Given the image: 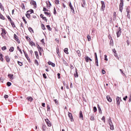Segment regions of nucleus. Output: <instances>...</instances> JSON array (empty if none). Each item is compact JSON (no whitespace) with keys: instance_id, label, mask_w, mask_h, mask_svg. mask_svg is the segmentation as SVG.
Instances as JSON below:
<instances>
[{"instance_id":"nucleus-25","label":"nucleus","mask_w":131,"mask_h":131,"mask_svg":"<svg viewBox=\"0 0 131 131\" xmlns=\"http://www.w3.org/2000/svg\"><path fill=\"white\" fill-rule=\"evenodd\" d=\"M0 18L2 19V20H5V17L0 13Z\"/></svg>"},{"instance_id":"nucleus-58","label":"nucleus","mask_w":131,"mask_h":131,"mask_svg":"<svg viewBox=\"0 0 131 131\" xmlns=\"http://www.w3.org/2000/svg\"><path fill=\"white\" fill-rule=\"evenodd\" d=\"M26 39H27V40H28L29 41L30 40V38H29V37L27 36L26 37Z\"/></svg>"},{"instance_id":"nucleus-18","label":"nucleus","mask_w":131,"mask_h":131,"mask_svg":"<svg viewBox=\"0 0 131 131\" xmlns=\"http://www.w3.org/2000/svg\"><path fill=\"white\" fill-rule=\"evenodd\" d=\"M40 17H41V18H42V19H43V20H45L47 22V17H44L43 15L41 14L40 15Z\"/></svg>"},{"instance_id":"nucleus-51","label":"nucleus","mask_w":131,"mask_h":131,"mask_svg":"<svg viewBox=\"0 0 131 131\" xmlns=\"http://www.w3.org/2000/svg\"><path fill=\"white\" fill-rule=\"evenodd\" d=\"M23 20L26 24L27 23V21H26V19H25V18L24 17H23Z\"/></svg>"},{"instance_id":"nucleus-40","label":"nucleus","mask_w":131,"mask_h":131,"mask_svg":"<svg viewBox=\"0 0 131 131\" xmlns=\"http://www.w3.org/2000/svg\"><path fill=\"white\" fill-rule=\"evenodd\" d=\"M23 52H24V54H25V57L27 58V59H28V55H27V54H26V53H25V51H24V50L23 51Z\"/></svg>"},{"instance_id":"nucleus-43","label":"nucleus","mask_w":131,"mask_h":131,"mask_svg":"<svg viewBox=\"0 0 131 131\" xmlns=\"http://www.w3.org/2000/svg\"><path fill=\"white\" fill-rule=\"evenodd\" d=\"M93 111L94 112H97V107L96 106L93 107Z\"/></svg>"},{"instance_id":"nucleus-4","label":"nucleus","mask_w":131,"mask_h":131,"mask_svg":"<svg viewBox=\"0 0 131 131\" xmlns=\"http://www.w3.org/2000/svg\"><path fill=\"white\" fill-rule=\"evenodd\" d=\"M101 11H104V9L105 8V2L104 1H101Z\"/></svg>"},{"instance_id":"nucleus-31","label":"nucleus","mask_w":131,"mask_h":131,"mask_svg":"<svg viewBox=\"0 0 131 131\" xmlns=\"http://www.w3.org/2000/svg\"><path fill=\"white\" fill-rule=\"evenodd\" d=\"M9 51L10 52H14V47H10V48L9 49Z\"/></svg>"},{"instance_id":"nucleus-63","label":"nucleus","mask_w":131,"mask_h":131,"mask_svg":"<svg viewBox=\"0 0 131 131\" xmlns=\"http://www.w3.org/2000/svg\"><path fill=\"white\" fill-rule=\"evenodd\" d=\"M47 111H50V106H47Z\"/></svg>"},{"instance_id":"nucleus-48","label":"nucleus","mask_w":131,"mask_h":131,"mask_svg":"<svg viewBox=\"0 0 131 131\" xmlns=\"http://www.w3.org/2000/svg\"><path fill=\"white\" fill-rule=\"evenodd\" d=\"M41 28H42V29H43V30H45L46 27H45L44 25H41Z\"/></svg>"},{"instance_id":"nucleus-50","label":"nucleus","mask_w":131,"mask_h":131,"mask_svg":"<svg viewBox=\"0 0 131 131\" xmlns=\"http://www.w3.org/2000/svg\"><path fill=\"white\" fill-rule=\"evenodd\" d=\"M7 18H8L9 21H10V22L12 21V19H11V17H10V16H8Z\"/></svg>"},{"instance_id":"nucleus-34","label":"nucleus","mask_w":131,"mask_h":131,"mask_svg":"<svg viewBox=\"0 0 131 131\" xmlns=\"http://www.w3.org/2000/svg\"><path fill=\"white\" fill-rule=\"evenodd\" d=\"M63 64H64V65H66V66H67L68 65V63H67V62H66V61L64 60V59H63Z\"/></svg>"},{"instance_id":"nucleus-32","label":"nucleus","mask_w":131,"mask_h":131,"mask_svg":"<svg viewBox=\"0 0 131 131\" xmlns=\"http://www.w3.org/2000/svg\"><path fill=\"white\" fill-rule=\"evenodd\" d=\"M108 124H112V121L111 120V118H110V119L108 120Z\"/></svg>"},{"instance_id":"nucleus-56","label":"nucleus","mask_w":131,"mask_h":131,"mask_svg":"<svg viewBox=\"0 0 131 131\" xmlns=\"http://www.w3.org/2000/svg\"><path fill=\"white\" fill-rule=\"evenodd\" d=\"M42 51H43L42 50V48H41V47H40L39 49V52H42Z\"/></svg>"},{"instance_id":"nucleus-7","label":"nucleus","mask_w":131,"mask_h":131,"mask_svg":"<svg viewBox=\"0 0 131 131\" xmlns=\"http://www.w3.org/2000/svg\"><path fill=\"white\" fill-rule=\"evenodd\" d=\"M79 118L82 119V120H83V115L82 114V111H80V113H79Z\"/></svg>"},{"instance_id":"nucleus-55","label":"nucleus","mask_w":131,"mask_h":131,"mask_svg":"<svg viewBox=\"0 0 131 131\" xmlns=\"http://www.w3.org/2000/svg\"><path fill=\"white\" fill-rule=\"evenodd\" d=\"M54 102H55L56 105H58V101L57 99H54Z\"/></svg>"},{"instance_id":"nucleus-38","label":"nucleus","mask_w":131,"mask_h":131,"mask_svg":"<svg viewBox=\"0 0 131 131\" xmlns=\"http://www.w3.org/2000/svg\"><path fill=\"white\" fill-rule=\"evenodd\" d=\"M8 86H11V85H12V83L10 82H8L7 83Z\"/></svg>"},{"instance_id":"nucleus-29","label":"nucleus","mask_w":131,"mask_h":131,"mask_svg":"<svg viewBox=\"0 0 131 131\" xmlns=\"http://www.w3.org/2000/svg\"><path fill=\"white\" fill-rule=\"evenodd\" d=\"M46 27H47L48 30H49L50 31H51V30H52V28H51V27L50 26V25H47L46 26Z\"/></svg>"},{"instance_id":"nucleus-16","label":"nucleus","mask_w":131,"mask_h":131,"mask_svg":"<svg viewBox=\"0 0 131 131\" xmlns=\"http://www.w3.org/2000/svg\"><path fill=\"white\" fill-rule=\"evenodd\" d=\"M30 14H32V12L29 13V12H27L26 17L29 19L30 18Z\"/></svg>"},{"instance_id":"nucleus-28","label":"nucleus","mask_w":131,"mask_h":131,"mask_svg":"<svg viewBox=\"0 0 131 131\" xmlns=\"http://www.w3.org/2000/svg\"><path fill=\"white\" fill-rule=\"evenodd\" d=\"M2 36H4V35H6V32L5 30H2Z\"/></svg>"},{"instance_id":"nucleus-44","label":"nucleus","mask_w":131,"mask_h":131,"mask_svg":"<svg viewBox=\"0 0 131 131\" xmlns=\"http://www.w3.org/2000/svg\"><path fill=\"white\" fill-rule=\"evenodd\" d=\"M17 63L19 66H22V65H23V63L20 61H18Z\"/></svg>"},{"instance_id":"nucleus-64","label":"nucleus","mask_w":131,"mask_h":131,"mask_svg":"<svg viewBox=\"0 0 131 131\" xmlns=\"http://www.w3.org/2000/svg\"><path fill=\"white\" fill-rule=\"evenodd\" d=\"M113 53H114V54L116 53V50H115V49H113Z\"/></svg>"},{"instance_id":"nucleus-17","label":"nucleus","mask_w":131,"mask_h":131,"mask_svg":"<svg viewBox=\"0 0 131 131\" xmlns=\"http://www.w3.org/2000/svg\"><path fill=\"white\" fill-rule=\"evenodd\" d=\"M27 99L28 100V101H30V102H32V101H33V98L31 97H28Z\"/></svg>"},{"instance_id":"nucleus-20","label":"nucleus","mask_w":131,"mask_h":131,"mask_svg":"<svg viewBox=\"0 0 131 131\" xmlns=\"http://www.w3.org/2000/svg\"><path fill=\"white\" fill-rule=\"evenodd\" d=\"M85 60L86 62H88L90 60V57H89V56H86L85 57Z\"/></svg>"},{"instance_id":"nucleus-46","label":"nucleus","mask_w":131,"mask_h":131,"mask_svg":"<svg viewBox=\"0 0 131 131\" xmlns=\"http://www.w3.org/2000/svg\"><path fill=\"white\" fill-rule=\"evenodd\" d=\"M57 54L58 55V56H60V51L59 49H57Z\"/></svg>"},{"instance_id":"nucleus-49","label":"nucleus","mask_w":131,"mask_h":131,"mask_svg":"<svg viewBox=\"0 0 131 131\" xmlns=\"http://www.w3.org/2000/svg\"><path fill=\"white\" fill-rule=\"evenodd\" d=\"M21 8L23 10L25 9V6L24 5V4H21Z\"/></svg>"},{"instance_id":"nucleus-19","label":"nucleus","mask_w":131,"mask_h":131,"mask_svg":"<svg viewBox=\"0 0 131 131\" xmlns=\"http://www.w3.org/2000/svg\"><path fill=\"white\" fill-rule=\"evenodd\" d=\"M76 73L74 74L75 77H78V73H77V70L75 68Z\"/></svg>"},{"instance_id":"nucleus-8","label":"nucleus","mask_w":131,"mask_h":131,"mask_svg":"<svg viewBox=\"0 0 131 131\" xmlns=\"http://www.w3.org/2000/svg\"><path fill=\"white\" fill-rule=\"evenodd\" d=\"M120 98L119 97H117L116 101H117V105H120Z\"/></svg>"},{"instance_id":"nucleus-10","label":"nucleus","mask_w":131,"mask_h":131,"mask_svg":"<svg viewBox=\"0 0 131 131\" xmlns=\"http://www.w3.org/2000/svg\"><path fill=\"white\" fill-rule=\"evenodd\" d=\"M8 76L9 78H10V79H11V80H13V79H14V77H13V76H14V75L9 74Z\"/></svg>"},{"instance_id":"nucleus-22","label":"nucleus","mask_w":131,"mask_h":131,"mask_svg":"<svg viewBox=\"0 0 131 131\" xmlns=\"http://www.w3.org/2000/svg\"><path fill=\"white\" fill-rule=\"evenodd\" d=\"M30 46H31V47H33V46H35V43H34V42H33V41H30Z\"/></svg>"},{"instance_id":"nucleus-52","label":"nucleus","mask_w":131,"mask_h":131,"mask_svg":"<svg viewBox=\"0 0 131 131\" xmlns=\"http://www.w3.org/2000/svg\"><path fill=\"white\" fill-rule=\"evenodd\" d=\"M104 60L105 61H108V58H107V55H104Z\"/></svg>"},{"instance_id":"nucleus-59","label":"nucleus","mask_w":131,"mask_h":131,"mask_svg":"<svg viewBox=\"0 0 131 131\" xmlns=\"http://www.w3.org/2000/svg\"><path fill=\"white\" fill-rule=\"evenodd\" d=\"M101 119H102V120H103V121L104 122H105V116L102 117Z\"/></svg>"},{"instance_id":"nucleus-2","label":"nucleus","mask_w":131,"mask_h":131,"mask_svg":"<svg viewBox=\"0 0 131 131\" xmlns=\"http://www.w3.org/2000/svg\"><path fill=\"white\" fill-rule=\"evenodd\" d=\"M69 6L71 9V11L72 13H74V12H75L74 9L73 8V6H72V5L71 4V2L69 3Z\"/></svg>"},{"instance_id":"nucleus-24","label":"nucleus","mask_w":131,"mask_h":131,"mask_svg":"<svg viewBox=\"0 0 131 131\" xmlns=\"http://www.w3.org/2000/svg\"><path fill=\"white\" fill-rule=\"evenodd\" d=\"M64 53H66V54H69L68 48H65L64 49Z\"/></svg>"},{"instance_id":"nucleus-62","label":"nucleus","mask_w":131,"mask_h":131,"mask_svg":"<svg viewBox=\"0 0 131 131\" xmlns=\"http://www.w3.org/2000/svg\"><path fill=\"white\" fill-rule=\"evenodd\" d=\"M95 60H97V59H98V56H97V53H95Z\"/></svg>"},{"instance_id":"nucleus-36","label":"nucleus","mask_w":131,"mask_h":131,"mask_svg":"<svg viewBox=\"0 0 131 131\" xmlns=\"http://www.w3.org/2000/svg\"><path fill=\"white\" fill-rule=\"evenodd\" d=\"M10 22H11V24L12 27H15V24L14 23V22H13V21H12V20Z\"/></svg>"},{"instance_id":"nucleus-53","label":"nucleus","mask_w":131,"mask_h":131,"mask_svg":"<svg viewBox=\"0 0 131 131\" xmlns=\"http://www.w3.org/2000/svg\"><path fill=\"white\" fill-rule=\"evenodd\" d=\"M4 98H5V99H8V98H9V95H4Z\"/></svg>"},{"instance_id":"nucleus-42","label":"nucleus","mask_w":131,"mask_h":131,"mask_svg":"<svg viewBox=\"0 0 131 131\" xmlns=\"http://www.w3.org/2000/svg\"><path fill=\"white\" fill-rule=\"evenodd\" d=\"M98 110L99 111V113H102V110H101V108H100V106L98 105Z\"/></svg>"},{"instance_id":"nucleus-1","label":"nucleus","mask_w":131,"mask_h":131,"mask_svg":"<svg viewBox=\"0 0 131 131\" xmlns=\"http://www.w3.org/2000/svg\"><path fill=\"white\" fill-rule=\"evenodd\" d=\"M122 10H123V0H120L119 11L121 13L122 12Z\"/></svg>"},{"instance_id":"nucleus-27","label":"nucleus","mask_w":131,"mask_h":131,"mask_svg":"<svg viewBox=\"0 0 131 131\" xmlns=\"http://www.w3.org/2000/svg\"><path fill=\"white\" fill-rule=\"evenodd\" d=\"M46 126L45 125H43L42 127V130L43 131H46Z\"/></svg>"},{"instance_id":"nucleus-39","label":"nucleus","mask_w":131,"mask_h":131,"mask_svg":"<svg viewBox=\"0 0 131 131\" xmlns=\"http://www.w3.org/2000/svg\"><path fill=\"white\" fill-rule=\"evenodd\" d=\"M95 64L96 66H99V63L98 62V59H97V60H95Z\"/></svg>"},{"instance_id":"nucleus-45","label":"nucleus","mask_w":131,"mask_h":131,"mask_svg":"<svg viewBox=\"0 0 131 131\" xmlns=\"http://www.w3.org/2000/svg\"><path fill=\"white\" fill-rule=\"evenodd\" d=\"M59 3H60V1H59V0L55 1L56 5H59Z\"/></svg>"},{"instance_id":"nucleus-9","label":"nucleus","mask_w":131,"mask_h":131,"mask_svg":"<svg viewBox=\"0 0 131 131\" xmlns=\"http://www.w3.org/2000/svg\"><path fill=\"white\" fill-rule=\"evenodd\" d=\"M30 4L31 5H33V6H34L35 8H36V2H35V1H31Z\"/></svg>"},{"instance_id":"nucleus-26","label":"nucleus","mask_w":131,"mask_h":131,"mask_svg":"<svg viewBox=\"0 0 131 131\" xmlns=\"http://www.w3.org/2000/svg\"><path fill=\"white\" fill-rule=\"evenodd\" d=\"M45 15H47L49 17H51V13L48 12H45Z\"/></svg>"},{"instance_id":"nucleus-15","label":"nucleus","mask_w":131,"mask_h":131,"mask_svg":"<svg viewBox=\"0 0 131 131\" xmlns=\"http://www.w3.org/2000/svg\"><path fill=\"white\" fill-rule=\"evenodd\" d=\"M106 99L108 102H112V99H111V98H110V96H107Z\"/></svg>"},{"instance_id":"nucleus-30","label":"nucleus","mask_w":131,"mask_h":131,"mask_svg":"<svg viewBox=\"0 0 131 131\" xmlns=\"http://www.w3.org/2000/svg\"><path fill=\"white\" fill-rule=\"evenodd\" d=\"M35 55L37 59H38V53L37 52V51L35 52Z\"/></svg>"},{"instance_id":"nucleus-14","label":"nucleus","mask_w":131,"mask_h":131,"mask_svg":"<svg viewBox=\"0 0 131 131\" xmlns=\"http://www.w3.org/2000/svg\"><path fill=\"white\" fill-rule=\"evenodd\" d=\"M5 59H6V61L8 62V63H9L11 60V59L10 58V57H9V56H6Z\"/></svg>"},{"instance_id":"nucleus-23","label":"nucleus","mask_w":131,"mask_h":131,"mask_svg":"<svg viewBox=\"0 0 131 131\" xmlns=\"http://www.w3.org/2000/svg\"><path fill=\"white\" fill-rule=\"evenodd\" d=\"M87 38H88V41H91V36H90V35H87Z\"/></svg>"},{"instance_id":"nucleus-11","label":"nucleus","mask_w":131,"mask_h":131,"mask_svg":"<svg viewBox=\"0 0 131 131\" xmlns=\"http://www.w3.org/2000/svg\"><path fill=\"white\" fill-rule=\"evenodd\" d=\"M68 116L71 120H72V119H73V117L72 116V114H71V113L69 112Z\"/></svg>"},{"instance_id":"nucleus-6","label":"nucleus","mask_w":131,"mask_h":131,"mask_svg":"<svg viewBox=\"0 0 131 131\" xmlns=\"http://www.w3.org/2000/svg\"><path fill=\"white\" fill-rule=\"evenodd\" d=\"M45 121L48 126L49 127L52 126V124L51 123V122L50 121V120H49L48 119H46L45 120Z\"/></svg>"},{"instance_id":"nucleus-47","label":"nucleus","mask_w":131,"mask_h":131,"mask_svg":"<svg viewBox=\"0 0 131 131\" xmlns=\"http://www.w3.org/2000/svg\"><path fill=\"white\" fill-rule=\"evenodd\" d=\"M29 30L30 32H33V30L30 27L29 28Z\"/></svg>"},{"instance_id":"nucleus-41","label":"nucleus","mask_w":131,"mask_h":131,"mask_svg":"<svg viewBox=\"0 0 131 131\" xmlns=\"http://www.w3.org/2000/svg\"><path fill=\"white\" fill-rule=\"evenodd\" d=\"M90 119L91 120H95V117H94L93 115L91 116Z\"/></svg>"},{"instance_id":"nucleus-5","label":"nucleus","mask_w":131,"mask_h":131,"mask_svg":"<svg viewBox=\"0 0 131 131\" xmlns=\"http://www.w3.org/2000/svg\"><path fill=\"white\" fill-rule=\"evenodd\" d=\"M14 38L15 40H16L17 42L18 43H20V40H19V39L18 38V36H17L16 34H14Z\"/></svg>"},{"instance_id":"nucleus-37","label":"nucleus","mask_w":131,"mask_h":131,"mask_svg":"<svg viewBox=\"0 0 131 131\" xmlns=\"http://www.w3.org/2000/svg\"><path fill=\"white\" fill-rule=\"evenodd\" d=\"M0 60H1V61H4V58H3V54H0Z\"/></svg>"},{"instance_id":"nucleus-13","label":"nucleus","mask_w":131,"mask_h":131,"mask_svg":"<svg viewBox=\"0 0 131 131\" xmlns=\"http://www.w3.org/2000/svg\"><path fill=\"white\" fill-rule=\"evenodd\" d=\"M110 129H111L112 130H114V126L113 125V124H110Z\"/></svg>"},{"instance_id":"nucleus-35","label":"nucleus","mask_w":131,"mask_h":131,"mask_svg":"<svg viewBox=\"0 0 131 131\" xmlns=\"http://www.w3.org/2000/svg\"><path fill=\"white\" fill-rule=\"evenodd\" d=\"M108 38L111 39V42H112V41H113V39H112V37L111 36V35H108Z\"/></svg>"},{"instance_id":"nucleus-54","label":"nucleus","mask_w":131,"mask_h":131,"mask_svg":"<svg viewBox=\"0 0 131 131\" xmlns=\"http://www.w3.org/2000/svg\"><path fill=\"white\" fill-rule=\"evenodd\" d=\"M0 8L1 10H4V8H3V5H2V3H0Z\"/></svg>"},{"instance_id":"nucleus-21","label":"nucleus","mask_w":131,"mask_h":131,"mask_svg":"<svg viewBox=\"0 0 131 131\" xmlns=\"http://www.w3.org/2000/svg\"><path fill=\"white\" fill-rule=\"evenodd\" d=\"M127 16L128 19H130V15H129V11H127Z\"/></svg>"},{"instance_id":"nucleus-61","label":"nucleus","mask_w":131,"mask_h":131,"mask_svg":"<svg viewBox=\"0 0 131 131\" xmlns=\"http://www.w3.org/2000/svg\"><path fill=\"white\" fill-rule=\"evenodd\" d=\"M102 74H105V73H106V71H105V70H102Z\"/></svg>"},{"instance_id":"nucleus-57","label":"nucleus","mask_w":131,"mask_h":131,"mask_svg":"<svg viewBox=\"0 0 131 131\" xmlns=\"http://www.w3.org/2000/svg\"><path fill=\"white\" fill-rule=\"evenodd\" d=\"M43 12H46V11H48V9H47V8L43 7Z\"/></svg>"},{"instance_id":"nucleus-33","label":"nucleus","mask_w":131,"mask_h":131,"mask_svg":"<svg viewBox=\"0 0 131 131\" xmlns=\"http://www.w3.org/2000/svg\"><path fill=\"white\" fill-rule=\"evenodd\" d=\"M2 51H6L7 50V47L4 46L2 48Z\"/></svg>"},{"instance_id":"nucleus-3","label":"nucleus","mask_w":131,"mask_h":131,"mask_svg":"<svg viewBox=\"0 0 131 131\" xmlns=\"http://www.w3.org/2000/svg\"><path fill=\"white\" fill-rule=\"evenodd\" d=\"M121 35V28H119V30L118 32H117V37H119Z\"/></svg>"},{"instance_id":"nucleus-12","label":"nucleus","mask_w":131,"mask_h":131,"mask_svg":"<svg viewBox=\"0 0 131 131\" xmlns=\"http://www.w3.org/2000/svg\"><path fill=\"white\" fill-rule=\"evenodd\" d=\"M48 64L51 65V66H52V67H55V63L52 62L51 61H48Z\"/></svg>"},{"instance_id":"nucleus-60","label":"nucleus","mask_w":131,"mask_h":131,"mask_svg":"<svg viewBox=\"0 0 131 131\" xmlns=\"http://www.w3.org/2000/svg\"><path fill=\"white\" fill-rule=\"evenodd\" d=\"M126 99H127V96H126L125 97L123 98L124 101H126Z\"/></svg>"}]
</instances>
